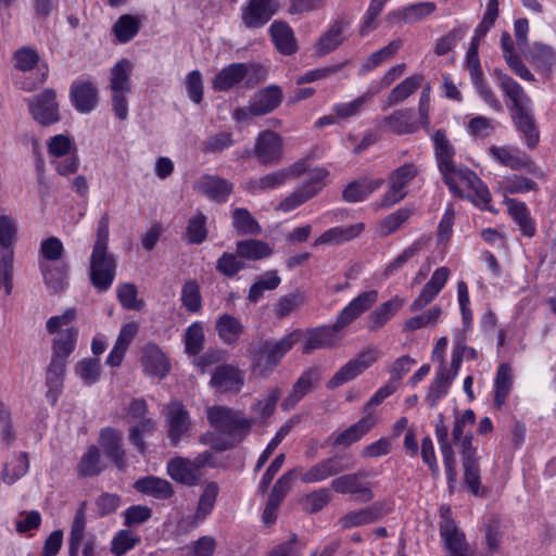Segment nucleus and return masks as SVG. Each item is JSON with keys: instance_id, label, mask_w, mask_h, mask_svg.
<instances>
[{"instance_id": "13d9d810", "label": "nucleus", "mask_w": 556, "mask_h": 556, "mask_svg": "<svg viewBox=\"0 0 556 556\" xmlns=\"http://www.w3.org/2000/svg\"><path fill=\"white\" fill-rule=\"evenodd\" d=\"M140 18L135 15L124 14L113 25V34L121 43L130 41L140 29Z\"/></svg>"}, {"instance_id": "423d86ee", "label": "nucleus", "mask_w": 556, "mask_h": 556, "mask_svg": "<svg viewBox=\"0 0 556 556\" xmlns=\"http://www.w3.org/2000/svg\"><path fill=\"white\" fill-rule=\"evenodd\" d=\"M27 105L34 121L41 126H50L61 121L60 104L52 88H46L27 99Z\"/></svg>"}, {"instance_id": "a211bd4d", "label": "nucleus", "mask_w": 556, "mask_h": 556, "mask_svg": "<svg viewBox=\"0 0 556 556\" xmlns=\"http://www.w3.org/2000/svg\"><path fill=\"white\" fill-rule=\"evenodd\" d=\"M494 73L500 89L510 102V104H508V109L511 114L531 108L530 97L515 79H513L501 70H495Z\"/></svg>"}, {"instance_id": "20e7f679", "label": "nucleus", "mask_w": 556, "mask_h": 556, "mask_svg": "<svg viewBox=\"0 0 556 556\" xmlns=\"http://www.w3.org/2000/svg\"><path fill=\"white\" fill-rule=\"evenodd\" d=\"M131 71L132 64L127 59L119 60L110 71L109 89L111 91L112 110L121 121H125L128 117Z\"/></svg>"}, {"instance_id": "4be33fe9", "label": "nucleus", "mask_w": 556, "mask_h": 556, "mask_svg": "<svg viewBox=\"0 0 556 556\" xmlns=\"http://www.w3.org/2000/svg\"><path fill=\"white\" fill-rule=\"evenodd\" d=\"M339 331L334 329V324L331 327H318L302 331V352L311 354L314 350L336 346L340 341V337L337 336Z\"/></svg>"}, {"instance_id": "e2e57ef3", "label": "nucleus", "mask_w": 556, "mask_h": 556, "mask_svg": "<svg viewBox=\"0 0 556 556\" xmlns=\"http://www.w3.org/2000/svg\"><path fill=\"white\" fill-rule=\"evenodd\" d=\"M442 309L439 306H432L420 315H415L406 319L403 324V331L413 332L426 327H433L439 323Z\"/></svg>"}, {"instance_id": "ddd939ff", "label": "nucleus", "mask_w": 556, "mask_h": 556, "mask_svg": "<svg viewBox=\"0 0 556 556\" xmlns=\"http://www.w3.org/2000/svg\"><path fill=\"white\" fill-rule=\"evenodd\" d=\"M282 138L273 130H263L255 139L252 150L253 157L264 166H273L282 157Z\"/></svg>"}, {"instance_id": "864d4df0", "label": "nucleus", "mask_w": 556, "mask_h": 556, "mask_svg": "<svg viewBox=\"0 0 556 556\" xmlns=\"http://www.w3.org/2000/svg\"><path fill=\"white\" fill-rule=\"evenodd\" d=\"M422 79L421 75H413L405 78L390 91L387 98V105L394 106L402 103L420 87Z\"/></svg>"}, {"instance_id": "bb28decb", "label": "nucleus", "mask_w": 556, "mask_h": 556, "mask_svg": "<svg viewBox=\"0 0 556 556\" xmlns=\"http://www.w3.org/2000/svg\"><path fill=\"white\" fill-rule=\"evenodd\" d=\"M243 384V372L233 365L217 366L212 374L211 386L222 392H239Z\"/></svg>"}, {"instance_id": "e433bc0d", "label": "nucleus", "mask_w": 556, "mask_h": 556, "mask_svg": "<svg viewBox=\"0 0 556 556\" xmlns=\"http://www.w3.org/2000/svg\"><path fill=\"white\" fill-rule=\"evenodd\" d=\"M384 184L382 178H368L350 182L343 190L342 198L345 202L356 203L366 200L375 190L379 189Z\"/></svg>"}, {"instance_id": "de8ad7c7", "label": "nucleus", "mask_w": 556, "mask_h": 556, "mask_svg": "<svg viewBox=\"0 0 556 556\" xmlns=\"http://www.w3.org/2000/svg\"><path fill=\"white\" fill-rule=\"evenodd\" d=\"M65 363L56 359H51L47 372L46 384L48 387L47 399L51 403H55L63 389V379L65 372Z\"/></svg>"}, {"instance_id": "a19ab883", "label": "nucleus", "mask_w": 556, "mask_h": 556, "mask_svg": "<svg viewBox=\"0 0 556 556\" xmlns=\"http://www.w3.org/2000/svg\"><path fill=\"white\" fill-rule=\"evenodd\" d=\"M435 10L433 2H419L409 4L388 14V20L392 22L415 23L429 16Z\"/></svg>"}, {"instance_id": "9d476101", "label": "nucleus", "mask_w": 556, "mask_h": 556, "mask_svg": "<svg viewBox=\"0 0 556 556\" xmlns=\"http://www.w3.org/2000/svg\"><path fill=\"white\" fill-rule=\"evenodd\" d=\"M378 358V352L375 349H366L358 353L356 357L350 359L341 366L339 370L327 382V388L333 390L346 382L354 380L369 368Z\"/></svg>"}, {"instance_id": "774afa93", "label": "nucleus", "mask_w": 556, "mask_h": 556, "mask_svg": "<svg viewBox=\"0 0 556 556\" xmlns=\"http://www.w3.org/2000/svg\"><path fill=\"white\" fill-rule=\"evenodd\" d=\"M330 498L329 490L321 488L305 494L300 503L304 511L316 514L329 504Z\"/></svg>"}, {"instance_id": "6e6552de", "label": "nucleus", "mask_w": 556, "mask_h": 556, "mask_svg": "<svg viewBox=\"0 0 556 556\" xmlns=\"http://www.w3.org/2000/svg\"><path fill=\"white\" fill-rule=\"evenodd\" d=\"M417 168L414 164H404L394 169L389 176V188L381 197L380 201L376 203L377 208H389L400 201L406 194L408 184L417 176Z\"/></svg>"}, {"instance_id": "5fc2aeb1", "label": "nucleus", "mask_w": 556, "mask_h": 556, "mask_svg": "<svg viewBox=\"0 0 556 556\" xmlns=\"http://www.w3.org/2000/svg\"><path fill=\"white\" fill-rule=\"evenodd\" d=\"M281 279L277 270H268L258 276L255 282L250 287L248 300L251 303H257L265 291H273L278 288Z\"/></svg>"}, {"instance_id": "79ce46f5", "label": "nucleus", "mask_w": 556, "mask_h": 556, "mask_svg": "<svg viewBox=\"0 0 556 556\" xmlns=\"http://www.w3.org/2000/svg\"><path fill=\"white\" fill-rule=\"evenodd\" d=\"M511 118L518 131L523 135L526 144L534 149L540 140V134L531 111V108L521 112L513 113Z\"/></svg>"}, {"instance_id": "dca6fc26", "label": "nucleus", "mask_w": 556, "mask_h": 556, "mask_svg": "<svg viewBox=\"0 0 556 556\" xmlns=\"http://www.w3.org/2000/svg\"><path fill=\"white\" fill-rule=\"evenodd\" d=\"M362 478V473L342 475L331 481V488L339 494H350L357 502L367 503L374 498V493L370 483Z\"/></svg>"}, {"instance_id": "ea45409f", "label": "nucleus", "mask_w": 556, "mask_h": 556, "mask_svg": "<svg viewBox=\"0 0 556 556\" xmlns=\"http://www.w3.org/2000/svg\"><path fill=\"white\" fill-rule=\"evenodd\" d=\"M269 33L276 49L280 53L291 55L296 52L298 45L294 33L286 22H274L269 27Z\"/></svg>"}, {"instance_id": "9b49d317", "label": "nucleus", "mask_w": 556, "mask_h": 556, "mask_svg": "<svg viewBox=\"0 0 556 556\" xmlns=\"http://www.w3.org/2000/svg\"><path fill=\"white\" fill-rule=\"evenodd\" d=\"M167 438L172 445H177L191 430L189 412L180 401H172L164 408Z\"/></svg>"}, {"instance_id": "4d7b16f0", "label": "nucleus", "mask_w": 556, "mask_h": 556, "mask_svg": "<svg viewBox=\"0 0 556 556\" xmlns=\"http://www.w3.org/2000/svg\"><path fill=\"white\" fill-rule=\"evenodd\" d=\"M77 330L74 328L61 332L53 341V354L51 359H56L66 364L67 357L74 351L77 340Z\"/></svg>"}, {"instance_id": "603ef678", "label": "nucleus", "mask_w": 556, "mask_h": 556, "mask_svg": "<svg viewBox=\"0 0 556 556\" xmlns=\"http://www.w3.org/2000/svg\"><path fill=\"white\" fill-rule=\"evenodd\" d=\"M525 56L534 64L538 68L552 71L556 65V53L554 49L541 42L533 43Z\"/></svg>"}, {"instance_id": "680f3d73", "label": "nucleus", "mask_w": 556, "mask_h": 556, "mask_svg": "<svg viewBox=\"0 0 556 556\" xmlns=\"http://www.w3.org/2000/svg\"><path fill=\"white\" fill-rule=\"evenodd\" d=\"M103 470L100 451L97 446L91 445L81 456L77 465V472L81 477H94Z\"/></svg>"}, {"instance_id": "6ab92c4d", "label": "nucleus", "mask_w": 556, "mask_h": 556, "mask_svg": "<svg viewBox=\"0 0 556 556\" xmlns=\"http://www.w3.org/2000/svg\"><path fill=\"white\" fill-rule=\"evenodd\" d=\"M321 380V371L317 366L304 370L292 386L281 407L285 410L293 408L306 394L312 392Z\"/></svg>"}, {"instance_id": "f257e3e1", "label": "nucleus", "mask_w": 556, "mask_h": 556, "mask_svg": "<svg viewBox=\"0 0 556 556\" xmlns=\"http://www.w3.org/2000/svg\"><path fill=\"white\" fill-rule=\"evenodd\" d=\"M435 156L439 169L443 175L445 184L454 193H460L462 188L472 191L468 197L471 201L484 210H490L491 194L483 181L468 168H457L453 163L454 148L446 138L445 132L439 129L433 137Z\"/></svg>"}, {"instance_id": "cd10ccee", "label": "nucleus", "mask_w": 556, "mask_h": 556, "mask_svg": "<svg viewBox=\"0 0 556 556\" xmlns=\"http://www.w3.org/2000/svg\"><path fill=\"white\" fill-rule=\"evenodd\" d=\"M377 125L396 135L414 134L419 128L414 118V111L410 109L395 110L392 114L380 118Z\"/></svg>"}, {"instance_id": "1a4fd4ad", "label": "nucleus", "mask_w": 556, "mask_h": 556, "mask_svg": "<svg viewBox=\"0 0 556 556\" xmlns=\"http://www.w3.org/2000/svg\"><path fill=\"white\" fill-rule=\"evenodd\" d=\"M116 261L108 249H93L90 256V280L99 291L108 290L115 278Z\"/></svg>"}, {"instance_id": "39448f33", "label": "nucleus", "mask_w": 556, "mask_h": 556, "mask_svg": "<svg viewBox=\"0 0 556 556\" xmlns=\"http://www.w3.org/2000/svg\"><path fill=\"white\" fill-rule=\"evenodd\" d=\"M16 235L14 220L5 215L0 216V290L10 295L13 289V243Z\"/></svg>"}, {"instance_id": "4c0bfd02", "label": "nucleus", "mask_w": 556, "mask_h": 556, "mask_svg": "<svg viewBox=\"0 0 556 556\" xmlns=\"http://www.w3.org/2000/svg\"><path fill=\"white\" fill-rule=\"evenodd\" d=\"M250 67L243 63H232L224 67L212 81L215 90L225 91L241 83L249 74Z\"/></svg>"}, {"instance_id": "aec40b11", "label": "nucleus", "mask_w": 556, "mask_h": 556, "mask_svg": "<svg viewBox=\"0 0 556 556\" xmlns=\"http://www.w3.org/2000/svg\"><path fill=\"white\" fill-rule=\"evenodd\" d=\"M276 11L277 4L274 0H249L242 8V23L247 28L263 27Z\"/></svg>"}, {"instance_id": "7ed1b4c3", "label": "nucleus", "mask_w": 556, "mask_h": 556, "mask_svg": "<svg viewBox=\"0 0 556 556\" xmlns=\"http://www.w3.org/2000/svg\"><path fill=\"white\" fill-rule=\"evenodd\" d=\"M302 330L295 329L280 340H264L251 352L253 370L268 377L280 363L283 356L301 340Z\"/></svg>"}, {"instance_id": "6e6d98bb", "label": "nucleus", "mask_w": 556, "mask_h": 556, "mask_svg": "<svg viewBox=\"0 0 556 556\" xmlns=\"http://www.w3.org/2000/svg\"><path fill=\"white\" fill-rule=\"evenodd\" d=\"M236 252L240 257L256 261L268 257L273 249L264 241L248 239L237 242Z\"/></svg>"}, {"instance_id": "f03ea898", "label": "nucleus", "mask_w": 556, "mask_h": 556, "mask_svg": "<svg viewBox=\"0 0 556 556\" xmlns=\"http://www.w3.org/2000/svg\"><path fill=\"white\" fill-rule=\"evenodd\" d=\"M207 420L212 427L226 434L223 440L208 441L207 435L200 439L201 443H210L216 451H226L241 442L249 432L252 421L247 419L241 412L225 406H212L207 409Z\"/></svg>"}, {"instance_id": "bf43d9fd", "label": "nucleus", "mask_w": 556, "mask_h": 556, "mask_svg": "<svg viewBox=\"0 0 556 556\" xmlns=\"http://www.w3.org/2000/svg\"><path fill=\"white\" fill-rule=\"evenodd\" d=\"M47 151L50 159H62L77 154L74 139L68 135H55L47 141Z\"/></svg>"}, {"instance_id": "a18cd8bd", "label": "nucleus", "mask_w": 556, "mask_h": 556, "mask_svg": "<svg viewBox=\"0 0 556 556\" xmlns=\"http://www.w3.org/2000/svg\"><path fill=\"white\" fill-rule=\"evenodd\" d=\"M375 426V420L372 418H370L369 416H362V418L357 422L351 425L349 428H346L344 431H342L336 437L333 445L349 446L359 441Z\"/></svg>"}, {"instance_id": "f704fd0d", "label": "nucleus", "mask_w": 556, "mask_h": 556, "mask_svg": "<svg viewBox=\"0 0 556 556\" xmlns=\"http://www.w3.org/2000/svg\"><path fill=\"white\" fill-rule=\"evenodd\" d=\"M489 154L501 165L513 170L526 168L531 164L530 159L518 148L508 146H491Z\"/></svg>"}, {"instance_id": "09e8293b", "label": "nucleus", "mask_w": 556, "mask_h": 556, "mask_svg": "<svg viewBox=\"0 0 556 556\" xmlns=\"http://www.w3.org/2000/svg\"><path fill=\"white\" fill-rule=\"evenodd\" d=\"M40 268L45 283L51 292L62 291L67 283V265L65 263H41Z\"/></svg>"}, {"instance_id": "a878e982", "label": "nucleus", "mask_w": 556, "mask_h": 556, "mask_svg": "<svg viewBox=\"0 0 556 556\" xmlns=\"http://www.w3.org/2000/svg\"><path fill=\"white\" fill-rule=\"evenodd\" d=\"M99 445L111 462L119 469L126 467L123 434L121 431L106 427L100 431Z\"/></svg>"}, {"instance_id": "f3484780", "label": "nucleus", "mask_w": 556, "mask_h": 556, "mask_svg": "<svg viewBox=\"0 0 556 556\" xmlns=\"http://www.w3.org/2000/svg\"><path fill=\"white\" fill-rule=\"evenodd\" d=\"M378 301V291L369 290L359 293L338 315L334 321V329L342 330L363 313L367 312Z\"/></svg>"}, {"instance_id": "2f4dec72", "label": "nucleus", "mask_w": 556, "mask_h": 556, "mask_svg": "<svg viewBox=\"0 0 556 556\" xmlns=\"http://www.w3.org/2000/svg\"><path fill=\"white\" fill-rule=\"evenodd\" d=\"M343 470L344 468L340 465L336 457H328L319 460L303 471L300 475V479L302 482L307 484L319 483L337 476Z\"/></svg>"}, {"instance_id": "393cba45", "label": "nucleus", "mask_w": 556, "mask_h": 556, "mask_svg": "<svg viewBox=\"0 0 556 556\" xmlns=\"http://www.w3.org/2000/svg\"><path fill=\"white\" fill-rule=\"evenodd\" d=\"M143 371L152 377L163 379L170 369V364L164 352L154 343H147L141 350Z\"/></svg>"}, {"instance_id": "3c124183", "label": "nucleus", "mask_w": 556, "mask_h": 556, "mask_svg": "<svg viewBox=\"0 0 556 556\" xmlns=\"http://www.w3.org/2000/svg\"><path fill=\"white\" fill-rule=\"evenodd\" d=\"M29 470V457L26 452L17 453L11 462L3 465L1 471V480L12 485L22 477H24Z\"/></svg>"}, {"instance_id": "8fccbe9b", "label": "nucleus", "mask_w": 556, "mask_h": 556, "mask_svg": "<svg viewBox=\"0 0 556 556\" xmlns=\"http://www.w3.org/2000/svg\"><path fill=\"white\" fill-rule=\"evenodd\" d=\"M514 375L511 367L508 364H501L497 368L496 377L494 379V404L501 408L513 388Z\"/></svg>"}, {"instance_id": "f8f14e48", "label": "nucleus", "mask_w": 556, "mask_h": 556, "mask_svg": "<svg viewBox=\"0 0 556 556\" xmlns=\"http://www.w3.org/2000/svg\"><path fill=\"white\" fill-rule=\"evenodd\" d=\"M306 167L305 161H298L285 168L251 179L247 182V189L252 192L276 189L282 186L286 181L300 177L306 170Z\"/></svg>"}, {"instance_id": "c756f323", "label": "nucleus", "mask_w": 556, "mask_h": 556, "mask_svg": "<svg viewBox=\"0 0 556 556\" xmlns=\"http://www.w3.org/2000/svg\"><path fill=\"white\" fill-rule=\"evenodd\" d=\"M404 304L405 299L400 295H394L378 305L367 317V330L374 332L381 329L393 318Z\"/></svg>"}, {"instance_id": "c85d7f7f", "label": "nucleus", "mask_w": 556, "mask_h": 556, "mask_svg": "<svg viewBox=\"0 0 556 556\" xmlns=\"http://www.w3.org/2000/svg\"><path fill=\"white\" fill-rule=\"evenodd\" d=\"M194 189L218 203L226 202L232 191V184L218 176L205 175L198 179Z\"/></svg>"}, {"instance_id": "052dcab7", "label": "nucleus", "mask_w": 556, "mask_h": 556, "mask_svg": "<svg viewBox=\"0 0 556 556\" xmlns=\"http://www.w3.org/2000/svg\"><path fill=\"white\" fill-rule=\"evenodd\" d=\"M372 94L369 92L363 93L350 102L336 103L332 106V112L339 119H349L358 116L364 106L371 102Z\"/></svg>"}, {"instance_id": "0eeeda50", "label": "nucleus", "mask_w": 556, "mask_h": 556, "mask_svg": "<svg viewBox=\"0 0 556 556\" xmlns=\"http://www.w3.org/2000/svg\"><path fill=\"white\" fill-rule=\"evenodd\" d=\"M440 536L448 556H470L469 545L465 533L452 518L448 507L440 508Z\"/></svg>"}, {"instance_id": "58836bf2", "label": "nucleus", "mask_w": 556, "mask_h": 556, "mask_svg": "<svg viewBox=\"0 0 556 556\" xmlns=\"http://www.w3.org/2000/svg\"><path fill=\"white\" fill-rule=\"evenodd\" d=\"M167 473L175 481L186 484L195 485L201 479V472H198L191 463V459L176 457L168 462Z\"/></svg>"}, {"instance_id": "412c9836", "label": "nucleus", "mask_w": 556, "mask_h": 556, "mask_svg": "<svg viewBox=\"0 0 556 556\" xmlns=\"http://www.w3.org/2000/svg\"><path fill=\"white\" fill-rule=\"evenodd\" d=\"M450 275L451 270L447 267L442 266L437 268L430 280L421 289L419 295L410 304L409 311L418 312L429 305L444 288Z\"/></svg>"}, {"instance_id": "b1692460", "label": "nucleus", "mask_w": 556, "mask_h": 556, "mask_svg": "<svg viewBox=\"0 0 556 556\" xmlns=\"http://www.w3.org/2000/svg\"><path fill=\"white\" fill-rule=\"evenodd\" d=\"M218 492L219 488L216 482L207 483L199 498L195 514L181 519L179 528L188 530L198 527L212 513Z\"/></svg>"}, {"instance_id": "0e129e2a", "label": "nucleus", "mask_w": 556, "mask_h": 556, "mask_svg": "<svg viewBox=\"0 0 556 556\" xmlns=\"http://www.w3.org/2000/svg\"><path fill=\"white\" fill-rule=\"evenodd\" d=\"M452 381L453 377H450L445 368L437 372L435 379L431 383L426 396V401L431 407L435 406L438 401L447 394Z\"/></svg>"}, {"instance_id": "37998d69", "label": "nucleus", "mask_w": 556, "mask_h": 556, "mask_svg": "<svg viewBox=\"0 0 556 556\" xmlns=\"http://www.w3.org/2000/svg\"><path fill=\"white\" fill-rule=\"evenodd\" d=\"M215 328L220 340L227 345L236 344L244 332L243 324L230 314L220 315L216 320Z\"/></svg>"}, {"instance_id": "c9c22d12", "label": "nucleus", "mask_w": 556, "mask_h": 556, "mask_svg": "<svg viewBox=\"0 0 556 556\" xmlns=\"http://www.w3.org/2000/svg\"><path fill=\"white\" fill-rule=\"evenodd\" d=\"M384 515V509L381 504H374L366 508L349 511L342 516L338 523L342 529H350L353 527H361L372 523Z\"/></svg>"}, {"instance_id": "69168bd1", "label": "nucleus", "mask_w": 556, "mask_h": 556, "mask_svg": "<svg viewBox=\"0 0 556 556\" xmlns=\"http://www.w3.org/2000/svg\"><path fill=\"white\" fill-rule=\"evenodd\" d=\"M136 425L129 429V441L140 453H144L146 443L143 441L144 434H151L155 431L156 422L149 417L141 418V420L135 421Z\"/></svg>"}, {"instance_id": "2eb2a0df", "label": "nucleus", "mask_w": 556, "mask_h": 556, "mask_svg": "<svg viewBox=\"0 0 556 556\" xmlns=\"http://www.w3.org/2000/svg\"><path fill=\"white\" fill-rule=\"evenodd\" d=\"M86 504L81 503L76 510L71 526L68 538V556H78L79 548L83 545V556H94L96 538L89 535L85 538L86 531Z\"/></svg>"}, {"instance_id": "7c9ffc66", "label": "nucleus", "mask_w": 556, "mask_h": 556, "mask_svg": "<svg viewBox=\"0 0 556 556\" xmlns=\"http://www.w3.org/2000/svg\"><path fill=\"white\" fill-rule=\"evenodd\" d=\"M364 229V223L332 227L316 238L314 245H340L357 238Z\"/></svg>"}, {"instance_id": "4468645a", "label": "nucleus", "mask_w": 556, "mask_h": 556, "mask_svg": "<svg viewBox=\"0 0 556 556\" xmlns=\"http://www.w3.org/2000/svg\"><path fill=\"white\" fill-rule=\"evenodd\" d=\"M479 46L470 43L469 49L466 53V67L469 71V75L479 96L483 101L495 111H501L502 105L498 99L493 93L491 87L485 83L483 73L478 55Z\"/></svg>"}, {"instance_id": "49530a36", "label": "nucleus", "mask_w": 556, "mask_h": 556, "mask_svg": "<svg viewBox=\"0 0 556 556\" xmlns=\"http://www.w3.org/2000/svg\"><path fill=\"white\" fill-rule=\"evenodd\" d=\"M505 203L507 205L509 215L519 226L522 235L529 238L533 237L535 232V224L531 218L526 204L515 199H508Z\"/></svg>"}, {"instance_id": "5701e85b", "label": "nucleus", "mask_w": 556, "mask_h": 556, "mask_svg": "<svg viewBox=\"0 0 556 556\" xmlns=\"http://www.w3.org/2000/svg\"><path fill=\"white\" fill-rule=\"evenodd\" d=\"M70 99L79 113H90L98 105V89L89 80H75L70 88Z\"/></svg>"}, {"instance_id": "473e14b6", "label": "nucleus", "mask_w": 556, "mask_h": 556, "mask_svg": "<svg viewBox=\"0 0 556 556\" xmlns=\"http://www.w3.org/2000/svg\"><path fill=\"white\" fill-rule=\"evenodd\" d=\"M282 92L276 86L266 87L257 91L250 100V112L253 115H265L274 111L281 103Z\"/></svg>"}, {"instance_id": "338daca9", "label": "nucleus", "mask_w": 556, "mask_h": 556, "mask_svg": "<svg viewBox=\"0 0 556 556\" xmlns=\"http://www.w3.org/2000/svg\"><path fill=\"white\" fill-rule=\"evenodd\" d=\"M180 300L188 312L198 313L201 309L202 298L197 280L189 279L182 285Z\"/></svg>"}, {"instance_id": "72a5a7b5", "label": "nucleus", "mask_w": 556, "mask_h": 556, "mask_svg": "<svg viewBox=\"0 0 556 556\" xmlns=\"http://www.w3.org/2000/svg\"><path fill=\"white\" fill-rule=\"evenodd\" d=\"M349 23L343 20L334 21L329 29L320 36L314 46V53L317 56H324L336 50L344 42L343 33L348 28Z\"/></svg>"}, {"instance_id": "c03bdc74", "label": "nucleus", "mask_w": 556, "mask_h": 556, "mask_svg": "<svg viewBox=\"0 0 556 556\" xmlns=\"http://www.w3.org/2000/svg\"><path fill=\"white\" fill-rule=\"evenodd\" d=\"M135 488L140 493L157 500H167L174 494L173 486L167 480L153 476L139 479Z\"/></svg>"}]
</instances>
